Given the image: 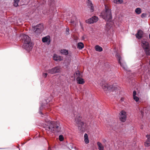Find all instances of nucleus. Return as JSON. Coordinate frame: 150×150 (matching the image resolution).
<instances>
[{
	"label": "nucleus",
	"instance_id": "1",
	"mask_svg": "<svg viewBox=\"0 0 150 150\" xmlns=\"http://www.w3.org/2000/svg\"><path fill=\"white\" fill-rule=\"evenodd\" d=\"M45 130L48 134L52 136L54 133L60 131L61 128L59 122H52L45 127Z\"/></svg>",
	"mask_w": 150,
	"mask_h": 150
},
{
	"label": "nucleus",
	"instance_id": "2",
	"mask_svg": "<svg viewBox=\"0 0 150 150\" xmlns=\"http://www.w3.org/2000/svg\"><path fill=\"white\" fill-rule=\"evenodd\" d=\"M22 37L24 40L23 47L27 51H30L33 47L30 38L29 36L25 34L23 35Z\"/></svg>",
	"mask_w": 150,
	"mask_h": 150
},
{
	"label": "nucleus",
	"instance_id": "3",
	"mask_svg": "<svg viewBox=\"0 0 150 150\" xmlns=\"http://www.w3.org/2000/svg\"><path fill=\"white\" fill-rule=\"evenodd\" d=\"M101 15L102 18L107 21L112 18L111 10L106 5H105V10L102 12Z\"/></svg>",
	"mask_w": 150,
	"mask_h": 150
},
{
	"label": "nucleus",
	"instance_id": "4",
	"mask_svg": "<svg viewBox=\"0 0 150 150\" xmlns=\"http://www.w3.org/2000/svg\"><path fill=\"white\" fill-rule=\"evenodd\" d=\"M141 45L146 55L147 56L150 55V47L149 44L146 40L143 39L142 40Z\"/></svg>",
	"mask_w": 150,
	"mask_h": 150
},
{
	"label": "nucleus",
	"instance_id": "5",
	"mask_svg": "<svg viewBox=\"0 0 150 150\" xmlns=\"http://www.w3.org/2000/svg\"><path fill=\"white\" fill-rule=\"evenodd\" d=\"M100 85L102 86V88L105 91H107L108 90L112 91L114 90L113 89V86L110 85L108 84H106L104 81H102L100 83Z\"/></svg>",
	"mask_w": 150,
	"mask_h": 150
},
{
	"label": "nucleus",
	"instance_id": "6",
	"mask_svg": "<svg viewBox=\"0 0 150 150\" xmlns=\"http://www.w3.org/2000/svg\"><path fill=\"white\" fill-rule=\"evenodd\" d=\"M82 118L79 115H77L75 118V122L78 125V128L81 131L83 130L82 127L84 123L81 121Z\"/></svg>",
	"mask_w": 150,
	"mask_h": 150
},
{
	"label": "nucleus",
	"instance_id": "7",
	"mask_svg": "<svg viewBox=\"0 0 150 150\" xmlns=\"http://www.w3.org/2000/svg\"><path fill=\"white\" fill-rule=\"evenodd\" d=\"M61 69V68L60 67L57 66L51 69H49L47 71L51 74H53L60 72Z\"/></svg>",
	"mask_w": 150,
	"mask_h": 150
},
{
	"label": "nucleus",
	"instance_id": "8",
	"mask_svg": "<svg viewBox=\"0 0 150 150\" xmlns=\"http://www.w3.org/2000/svg\"><path fill=\"white\" fill-rule=\"evenodd\" d=\"M126 112L123 110L122 111L120 112V120L122 122H125L126 120Z\"/></svg>",
	"mask_w": 150,
	"mask_h": 150
},
{
	"label": "nucleus",
	"instance_id": "9",
	"mask_svg": "<svg viewBox=\"0 0 150 150\" xmlns=\"http://www.w3.org/2000/svg\"><path fill=\"white\" fill-rule=\"evenodd\" d=\"M98 20V18L96 16H94L86 20V22L91 24L96 22Z\"/></svg>",
	"mask_w": 150,
	"mask_h": 150
},
{
	"label": "nucleus",
	"instance_id": "10",
	"mask_svg": "<svg viewBox=\"0 0 150 150\" xmlns=\"http://www.w3.org/2000/svg\"><path fill=\"white\" fill-rule=\"evenodd\" d=\"M70 22L73 25H76L78 23L76 17L75 16H73Z\"/></svg>",
	"mask_w": 150,
	"mask_h": 150
},
{
	"label": "nucleus",
	"instance_id": "11",
	"mask_svg": "<svg viewBox=\"0 0 150 150\" xmlns=\"http://www.w3.org/2000/svg\"><path fill=\"white\" fill-rule=\"evenodd\" d=\"M143 34V32L142 30H139L137 33L136 34L135 36L137 38L139 39L142 37Z\"/></svg>",
	"mask_w": 150,
	"mask_h": 150
},
{
	"label": "nucleus",
	"instance_id": "12",
	"mask_svg": "<svg viewBox=\"0 0 150 150\" xmlns=\"http://www.w3.org/2000/svg\"><path fill=\"white\" fill-rule=\"evenodd\" d=\"M42 41L44 42H47V44L49 45L50 42V37L49 35L44 37L42 38Z\"/></svg>",
	"mask_w": 150,
	"mask_h": 150
},
{
	"label": "nucleus",
	"instance_id": "13",
	"mask_svg": "<svg viewBox=\"0 0 150 150\" xmlns=\"http://www.w3.org/2000/svg\"><path fill=\"white\" fill-rule=\"evenodd\" d=\"M146 137L147 139L144 143V145L148 147L150 146V134L149 135H146Z\"/></svg>",
	"mask_w": 150,
	"mask_h": 150
},
{
	"label": "nucleus",
	"instance_id": "14",
	"mask_svg": "<svg viewBox=\"0 0 150 150\" xmlns=\"http://www.w3.org/2000/svg\"><path fill=\"white\" fill-rule=\"evenodd\" d=\"M88 7L90 8L91 12H92L94 10V8L93 6V4L91 2L90 0H88Z\"/></svg>",
	"mask_w": 150,
	"mask_h": 150
},
{
	"label": "nucleus",
	"instance_id": "15",
	"mask_svg": "<svg viewBox=\"0 0 150 150\" xmlns=\"http://www.w3.org/2000/svg\"><path fill=\"white\" fill-rule=\"evenodd\" d=\"M53 59L54 60L57 61H60L62 60V59L61 57L56 54H54V55Z\"/></svg>",
	"mask_w": 150,
	"mask_h": 150
},
{
	"label": "nucleus",
	"instance_id": "16",
	"mask_svg": "<svg viewBox=\"0 0 150 150\" xmlns=\"http://www.w3.org/2000/svg\"><path fill=\"white\" fill-rule=\"evenodd\" d=\"M76 80L77 83L79 84H83L85 83L82 77L76 78Z\"/></svg>",
	"mask_w": 150,
	"mask_h": 150
},
{
	"label": "nucleus",
	"instance_id": "17",
	"mask_svg": "<svg viewBox=\"0 0 150 150\" xmlns=\"http://www.w3.org/2000/svg\"><path fill=\"white\" fill-rule=\"evenodd\" d=\"M74 75L76 78H81L83 76L82 73H80L79 71H77L74 74Z\"/></svg>",
	"mask_w": 150,
	"mask_h": 150
},
{
	"label": "nucleus",
	"instance_id": "18",
	"mask_svg": "<svg viewBox=\"0 0 150 150\" xmlns=\"http://www.w3.org/2000/svg\"><path fill=\"white\" fill-rule=\"evenodd\" d=\"M33 28L35 33L37 34H40L42 31V30L39 29L38 28H37L35 26L33 27Z\"/></svg>",
	"mask_w": 150,
	"mask_h": 150
},
{
	"label": "nucleus",
	"instance_id": "19",
	"mask_svg": "<svg viewBox=\"0 0 150 150\" xmlns=\"http://www.w3.org/2000/svg\"><path fill=\"white\" fill-rule=\"evenodd\" d=\"M115 57L118 59V63L122 65L121 63L120 62V60L121 59V57H120V54H119L118 52H117L115 55Z\"/></svg>",
	"mask_w": 150,
	"mask_h": 150
},
{
	"label": "nucleus",
	"instance_id": "20",
	"mask_svg": "<svg viewBox=\"0 0 150 150\" xmlns=\"http://www.w3.org/2000/svg\"><path fill=\"white\" fill-rule=\"evenodd\" d=\"M60 53L62 54L65 55L68 54V51L66 49H62L60 50Z\"/></svg>",
	"mask_w": 150,
	"mask_h": 150
},
{
	"label": "nucleus",
	"instance_id": "21",
	"mask_svg": "<svg viewBox=\"0 0 150 150\" xmlns=\"http://www.w3.org/2000/svg\"><path fill=\"white\" fill-rule=\"evenodd\" d=\"M95 50L97 51L101 52L103 51V48L102 47L98 45H96L95 47Z\"/></svg>",
	"mask_w": 150,
	"mask_h": 150
},
{
	"label": "nucleus",
	"instance_id": "22",
	"mask_svg": "<svg viewBox=\"0 0 150 150\" xmlns=\"http://www.w3.org/2000/svg\"><path fill=\"white\" fill-rule=\"evenodd\" d=\"M84 47V45L81 42H79L77 44V47L79 49H81Z\"/></svg>",
	"mask_w": 150,
	"mask_h": 150
},
{
	"label": "nucleus",
	"instance_id": "23",
	"mask_svg": "<svg viewBox=\"0 0 150 150\" xmlns=\"http://www.w3.org/2000/svg\"><path fill=\"white\" fill-rule=\"evenodd\" d=\"M97 145L99 150H104V147L101 143L98 142H97Z\"/></svg>",
	"mask_w": 150,
	"mask_h": 150
},
{
	"label": "nucleus",
	"instance_id": "24",
	"mask_svg": "<svg viewBox=\"0 0 150 150\" xmlns=\"http://www.w3.org/2000/svg\"><path fill=\"white\" fill-rule=\"evenodd\" d=\"M84 141L86 144H87L89 143V140L88 139V137L87 134H85L84 135Z\"/></svg>",
	"mask_w": 150,
	"mask_h": 150
},
{
	"label": "nucleus",
	"instance_id": "25",
	"mask_svg": "<svg viewBox=\"0 0 150 150\" xmlns=\"http://www.w3.org/2000/svg\"><path fill=\"white\" fill-rule=\"evenodd\" d=\"M35 27L37 28H38V29L39 28V29L42 30H43L44 28L43 24H40L36 26Z\"/></svg>",
	"mask_w": 150,
	"mask_h": 150
},
{
	"label": "nucleus",
	"instance_id": "26",
	"mask_svg": "<svg viewBox=\"0 0 150 150\" xmlns=\"http://www.w3.org/2000/svg\"><path fill=\"white\" fill-rule=\"evenodd\" d=\"M13 6L17 7L18 6V4L20 0H13Z\"/></svg>",
	"mask_w": 150,
	"mask_h": 150
},
{
	"label": "nucleus",
	"instance_id": "27",
	"mask_svg": "<svg viewBox=\"0 0 150 150\" xmlns=\"http://www.w3.org/2000/svg\"><path fill=\"white\" fill-rule=\"evenodd\" d=\"M135 11L138 14H140L142 12L141 8H136L135 10Z\"/></svg>",
	"mask_w": 150,
	"mask_h": 150
},
{
	"label": "nucleus",
	"instance_id": "28",
	"mask_svg": "<svg viewBox=\"0 0 150 150\" xmlns=\"http://www.w3.org/2000/svg\"><path fill=\"white\" fill-rule=\"evenodd\" d=\"M113 2L116 4H121L123 2L122 0H114Z\"/></svg>",
	"mask_w": 150,
	"mask_h": 150
},
{
	"label": "nucleus",
	"instance_id": "29",
	"mask_svg": "<svg viewBox=\"0 0 150 150\" xmlns=\"http://www.w3.org/2000/svg\"><path fill=\"white\" fill-rule=\"evenodd\" d=\"M111 28V26L109 25V23L108 22L107 23L106 25V29L107 31H108V30Z\"/></svg>",
	"mask_w": 150,
	"mask_h": 150
},
{
	"label": "nucleus",
	"instance_id": "30",
	"mask_svg": "<svg viewBox=\"0 0 150 150\" xmlns=\"http://www.w3.org/2000/svg\"><path fill=\"white\" fill-rule=\"evenodd\" d=\"M59 139L60 141H63L64 139L63 136L62 135H60L59 136Z\"/></svg>",
	"mask_w": 150,
	"mask_h": 150
},
{
	"label": "nucleus",
	"instance_id": "31",
	"mask_svg": "<svg viewBox=\"0 0 150 150\" xmlns=\"http://www.w3.org/2000/svg\"><path fill=\"white\" fill-rule=\"evenodd\" d=\"M122 65L121 64H120V65L123 68V69L126 70H127V67L126 66V65L125 64H123L122 63Z\"/></svg>",
	"mask_w": 150,
	"mask_h": 150
},
{
	"label": "nucleus",
	"instance_id": "32",
	"mask_svg": "<svg viewBox=\"0 0 150 150\" xmlns=\"http://www.w3.org/2000/svg\"><path fill=\"white\" fill-rule=\"evenodd\" d=\"M122 65L121 64H120V65L123 68V69L126 70H127V67L126 66V65L125 64H123L122 63Z\"/></svg>",
	"mask_w": 150,
	"mask_h": 150
},
{
	"label": "nucleus",
	"instance_id": "33",
	"mask_svg": "<svg viewBox=\"0 0 150 150\" xmlns=\"http://www.w3.org/2000/svg\"><path fill=\"white\" fill-rule=\"evenodd\" d=\"M134 99L136 102H137L139 100V98L137 96H135L133 97Z\"/></svg>",
	"mask_w": 150,
	"mask_h": 150
},
{
	"label": "nucleus",
	"instance_id": "34",
	"mask_svg": "<svg viewBox=\"0 0 150 150\" xmlns=\"http://www.w3.org/2000/svg\"><path fill=\"white\" fill-rule=\"evenodd\" d=\"M146 14L145 13H143L141 14V17L143 18H145L146 17Z\"/></svg>",
	"mask_w": 150,
	"mask_h": 150
},
{
	"label": "nucleus",
	"instance_id": "35",
	"mask_svg": "<svg viewBox=\"0 0 150 150\" xmlns=\"http://www.w3.org/2000/svg\"><path fill=\"white\" fill-rule=\"evenodd\" d=\"M47 75V73H44L43 74V76L45 78L46 77Z\"/></svg>",
	"mask_w": 150,
	"mask_h": 150
},
{
	"label": "nucleus",
	"instance_id": "36",
	"mask_svg": "<svg viewBox=\"0 0 150 150\" xmlns=\"http://www.w3.org/2000/svg\"><path fill=\"white\" fill-rule=\"evenodd\" d=\"M136 92L135 91H134L133 93V97L136 96Z\"/></svg>",
	"mask_w": 150,
	"mask_h": 150
},
{
	"label": "nucleus",
	"instance_id": "37",
	"mask_svg": "<svg viewBox=\"0 0 150 150\" xmlns=\"http://www.w3.org/2000/svg\"><path fill=\"white\" fill-rule=\"evenodd\" d=\"M69 29H66V31L68 32H69Z\"/></svg>",
	"mask_w": 150,
	"mask_h": 150
},
{
	"label": "nucleus",
	"instance_id": "38",
	"mask_svg": "<svg viewBox=\"0 0 150 150\" xmlns=\"http://www.w3.org/2000/svg\"><path fill=\"white\" fill-rule=\"evenodd\" d=\"M44 120L46 122L47 121H47L46 120V119H44Z\"/></svg>",
	"mask_w": 150,
	"mask_h": 150
},
{
	"label": "nucleus",
	"instance_id": "39",
	"mask_svg": "<svg viewBox=\"0 0 150 150\" xmlns=\"http://www.w3.org/2000/svg\"><path fill=\"white\" fill-rule=\"evenodd\" d=\"M48 150H51V149H50V147L49 148Z\"/></svg>",
	"mask_w": 150,
	"mask_h": 150
},
{
	"label": "nucleus",
	"instance_id": "40",
	"mask_svg": "<svg viewBox=\"0 0 150 150\" xmlns=\"http://www.w3.org/2000/svg\"><path fill=\"white\" fill-rule=\"evenodd\" d=\"M142 113H143V112L142 111H141V114H142Z\"/></svg>",
	"mask_w": 150,
	"mask_h": 150
},
{
	"label": "nucleus",
	"instance_id": "41",
	"mask_svg": "<svg viewBox=\"0 0 150 150\" xmlns=\"http://www.w3.org/2000/svg\"><path fill=\"white\" fill-rule=\"evenodd\" d=\"M149 38L150 39V34H149Z\"/></svg>",
	"mask_w": 150,
	"mask_h": 150
},
{
	"label": "nucleus",
	"instance_id": "42",
	"mask_svg": "<svg viewBox=\"0 0 150 150\" xmlns=\"http://www.w3.org/2000/svg\"><path fill=\"white\" fill-rule=\"evenodd\" d=\"M149 64L150 65V61H149Z\"/></svg>",
	"mask_w": 150,
	"mask_h": 150
},
{
	"label": "nucleus",
	"instance_id": "43",
	"mask_svg": "<svg viewBox=\"0 0 150 150\" xmlns=\"http://www.w3.org/2000/svg\"><path fill=\"white\" fill-rule=\"evenodd\" d=\"M73 147H71V149H73Z\"/></svg>",
	"mask_w": 150,
	"mask_h": 150
},
{
	"label": "nucleus",
	"instance_id": "44",
	"mask_svg": "<svg viewBox=\"0 0 150 150\" xmlns=\"http://www.w3.org/2000/svg\"><path fill=\"white\" fill-rule=\"evenodd\" d=\"M50 1H51L52 2V0H50Z\"/></svg>",
	"mask_w": 150,
	"mask_h": 150
},
{
	"label": "nucleus",
	"instance_id": "45",
	"mask_svg": "<svg viewBox=\"0 0 150 150\" xmlns=\"http://www.w3.org/2000/svg\"><path fill=\"white\" fill-rule=\"evenodd\" d=\"M40 113H41V114H42V112H40Z\"/></svg>",
	"mask_w": 150,
	"mask_h": 150
},
{
	"label": "nucleus",
	"instance_id": "46",
	"mask_svg": "<svg viewBox=\"0 0 150 150\" xmlns=\"http://www.w3.org/2000/svg\"><path fill=\"white\" fill-rule=\"evenodd\" d=\"M72 145V144H71V145Z\"/></svg>",
	"mask_w": 150,
	"mask_h": 150
},
{
	"label": "nucleus",
	"instance_id": "47",
	"mask_svg": "<svg viewBox=\"0 0 150 150\" xmlns=\"http://www.w3.org/2000/svg\"><path fill=\"white\" fill-rule=\"evenodd\" d=\"M45 0H43L44 1H45Z\"/></svg>",
	"mask_w": 150,
	"mask_h": 150
}]
</instances>
